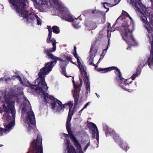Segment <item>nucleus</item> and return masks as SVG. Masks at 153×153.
Returning a JSON list of instances; mask_svg holds the SVG:
<instances>
[{
  "mask_svg": "<svg viewBox=\"0 0 153 153\" xmlns=\"http://www.w3.org/2000/svg\"><path fill=\"white\" fill-rule=\"evenodd\" d=\"M17 78L19 80L20 83L22 85L25 86L30 87L31 88L36 91L37 92L39 93L40 94L43 95L45 100L46 103L49 102L51 100L52 101L51 103V107L52 108L56 111H59L62 109L64 108H68L69 109V114L66 123V127L68 132V135L70 136L72 141L74 143L75 145L76 144V137L73 134V132L70 129L71 123L70 121L71 119V116L73 113L76 111V108L74 107L72 108L73 105V102H70L62 105V102L57 99L55 98L53 96H51L48 93H46L45 91L48 89H45L43 88L40 87V90H38V85L37 83L35 82V85L30 84L28 80L25 78H23V81H22V79L18 76H13L12 79Z\"/></svg>",
  "mask_w": 153,
  "mask_h": 153,
  "instance_id": "nucleus-1",
  "label": "nucleus"
},
{
  "mask_svg": "<svg viewBox=\"0 0 153 153\" xmlns=\"http://www.w3.org/2000/svg\"><path fill=\"white\" fill-rule=\"evenodd\" d=\"M45 52V53L47 54L49 58L55 60L46 63L45 67L40 70L38 75L39 77L36 80V83H37L38 84L39 90H40V87L43 88L45 90L48 89L45 79V76L49 73L53 67V64H56L57 61L60 60L61 61L60 64L62 70V74L67 77H68L66 75V73L64 68L66 67L67 64V61L70 60L71 59L70 57H65L64 59H61L53 55L51 53H49L48 51Z\"/></svg>",
  "mask_w": 153,
  "mask_h": 153,
  "instance_id": "nucleus-2",
  "label": "nucleus"
},
{
  "mask_svg": "<svg viewBox=\"0 0 153 153\" xmlns=\"http://www.w3.org/2000/svg\"><path fill=\"white\" fill-rule=\"evenodd\" d=\"M14 101L5 98L2 107L3 111L6 112L4 115L7 124L4 126L5 129L0 127V136L9 132L15 125L16 110L14 108Z\"/></svg>",
  "mask_w": 153,
  "mask_h": 153,
  "instance_id": "nucleus-3",
  "label": "nucleus"
},
{
  "mask_svg": "<svg viewBox=\"0 0 153 153\" xmlns=\"http://www.w3.org/2000/svg\"><path fill=\"white\" fill-rule=\"evenodd\" d=\"M9 1L19 16L25 19L27 22L32 24L36 23L39 25H41L42 22L39 17L34 14H30L25 10V0H9Z\"/></svg>",
  "mask_w": 153,
  "mask_h": 153,
  "instance_id": "nucleus-4",
  "label": "nucleus"
},
{
  "mask_svg": "<svg viewBox=\"0 0 153 153\" xmlns=\"http://www.w3.org/2000/svg\"><path fill=\"white\" fill-rule=\"evenodd\" d=\"M33 2L34 6L36 7H38V4H47L48 6H49L50 4L51 6L59 9L61 12L62 18L65 20L73 23V26L75 28H76V25L75 24L76 21V18L69 13L68 8L59 0H41L39 4L36 3V2L34 1Z\"/></svg>",
  "mask_w": 153,
  "mask_h": 153,
  "instance_id": "nucleus-5",
  "label": "nucleus"
},
{
  "mask_svg": "<svg viewBox=\"0 0 153 153\" xmlns=\"http://www.w3.org/2000/svg\"><path fill=\"white\" fill-rule=\"evenodd\" d=\"M130 24V21L125 19L119 29L123 39L129 45L126 48L127 50L131 49L130 45L135 46L137 44V42L132 35L133 30L130 31L128 28Z\"/></svg>",
  "mask_w": 153,
  "mask_h": 153,
  "instance_id": "nucleus-6",
  "label": "nucleus"
},
{
  "mask_svg": "<svg viewBox=\"0 0 153 153\" xmlns=\"http://www.w3.org/2000/svg\"><path fill=\"white\" fill-rule=\"evenodd\" d=\"M26 105L23 107L22 109V113H24L26 108V112L25 113V117L24 120V125L27 128V132H30L35 126V120L34 114L32 109H30V105L29 101L26 98H24ZM25 115V114H24Z\"/></svg>",
  "mask_w": 153,
  "mask_h": 153,
  "instance_id": "nucleus-7",
  "label": "nucleus"
},
{
  "mask_svg": "<svg viewBox=\"0 0 153 153\" xmlns=\"http://www.w3.org/2000/svg\"><path fill=\"white\" fill-rule=\"evenodd\" d=\"M42 136L38 135L36 139L33 140L30 146V150L33 153H43Z\"/></svg>",
  "mask_w": 153,
  "mask_h": 153,
  "instance_id": "nucleus-8",
  "label": "nucleus"
},
{
  "mask_svg": "<svg viewBox=\"0 0 153 153\" xmlns=\"http://www.w3.org/2000/svg\"><path fill=\"white\" fill-rule=\"evenodd\" d=\"M119 73H118L117 76L114 79V80L118 83H119L120 87L128 91L130 90V88H132L131 83L132 81L129 82H127V79H125L122 77V73L120 72V77L119 76Z\"/></svg>",
  "mask_w": 153,
  "mask_h": 153,
  "instance_id": "nucleus-9",
  "label": "nucleus"
},
{
  "mask_svg": "<svg viewBox=\"0 0 153 153\" xmlns=\"http://www.w3.org/2000/svg\"><path fill=\"white\" fill-rule=\"evenodd\" d=\"M103 129L105 131L106 136H107L108 134L112 136L114 141L118 145L123 141L120 136L118 134H117L114 131L109 128L107 125H105L103 126Z\"/></svg>",
  "mask_w": 153,
  "mask_h": 153,
  "instance_id": "nucleus-10",
  "label": "nucleus"
},
{
  "mask_svg": "<svg viewBox=\"0 0 153 153\" xmlns=\"http://www.w3.org/2000/svg\"><path fill=\"white\" fill-rule=\"evenodd\" d=\"M103 129L105 131L106 136H107L108 134L112 136L114 141L118 145L123 141L120 136L118 134H117L114 131L109 128L107 125H105L103 126Z\"/></svg>",
  "mask_w": 153,
  "mask_h": 153,
  "instance_id": "nucleus-11",
  "label": "nucleus"
},
{
  "mask_svg": "<svg viewBox=\"0 0 153 153\" xmlns=\"http://www.w3.org/2000/svg\"><path fill=\"white\" fill-rule=\"evenodd\" d=\"M87 126L89 129L92 131V137L93 138L95 137V134H96V139L99 143V131L96 125L92 122L88 123Z\"/></svg>",
  "mask_w": 153,
  "mask_h": 153,
  "instance_id": "nucleus-12",
  "label": "nucleus"
},
{
  "mask_svg": "<svg viewBox=\"0 0 153 153\" xmlns=\"http://www.w3.org/2000/svg\"><path fill=\"white\" fill-rule=\"evenodd\" d=\"M49 34L48 38L47 39V42L48 43H50L51 42H52L53 48L51 50H46L45 49L44 52L45 53V51H48L49 53H50V52H54L55 51L56 49V42L55 40L52 39L51 40V37L52 35V30L51 28L49 26L48 27Z\"/></svg>",
  "mask_w": 153,
  "mask_h": 153,
  "instance_id": "nucleus-13",
  "label": "nucleus"
},
{
  "mask_svg": "<svg viewBox=\"0 0 153 153\" xmlns=\"http://www.w3.org/2000/svg\"><path fill=\"white\" fill-rule=\"evenodd\" d=\"M152 38L151 41L150 38L149 37L150 41L151 50L150 51V56L148 58V65L150 68H151V66L153 65V34H152Z\"/></svg>",
  "mask_w": 153,
  "mask_h": 153,
  "instance_id": "nucleus-14",
  "label": "nucleus"
},
{
  "mask_svg": "<svg viewBox=\"0 0 153 153\" xmlns=\"http://www.w3.org/2000/svg\"><path fill=\"white\" fill-rule=\"evenodd\" d=\"M127 1L135 7V9L138 12L140 11V7H142L143 4L141 2V0H127Z\"/></svg>",
  "mask_w": 153,
  "mask_h": 153,
  "instance_id": "nucleus-15",
  "label": "nucleus"
},
{
  "mask_svg": "<svg viewBox=\"0 0 153 153\" xmlns=\"http://www.w3.org/2000/svg\"><path fill=\"white\" fill-rule=\"evenodd\" d=\"M65 143L66 146V152L67 153H76L75 149L73 146L71 145L69 140L67 139L65 141Z\"/></svg>",
  "mask_w": 153,
  "mask_h": 153,
  "instance_id": "nucleus-16",
  "label": "nucleus"
},
{
  "mask_svg": "<svg viewBox=\"0 0 153 153\" xmlns=\"http://www.w3.org/2000/svg\"><path fill=\"white\" fill-rule=\"evenodd\" d=\"M115 70L114 73L116 74L119 73V76L120 77V70L117 67L115 66H112L106 68H100L99 72L105 71V72L110 71L112 70Z\"/></svg>",
  "mask_w": 153,
  "mask_h": 153,
  "instance_id": "nucleus-17",
  "label": "nucleus"
},
{
  "mask_svg": "<svg viewBox=\"0 0 153 153\" xmlns=\"http://www.w3.org/2000/svg\"><path fill=\"white\" fill-rule=\"evenodd\" d=\"M77 63L78 64V65H77V66L79 69V71L82 74H83L84 73H85L86 74V71L84 68V65L83 62H81L79 60V59L77 56Z\"/></svg>",
  "mask_w": 153,
  "mask_h": 153,
  "instance_id": "nucleus-18",
  "label": "nucleus"
},
{
  "mask_svg": "<svg viewBox=\"0 0 153 153\" xmlns=\"http://www.w3.org/2000/svg\"><path fill=\"white\" fill-rule=\"evenodd\" d=\"M142 7H140V11L139 12L143 15V16H142L141 17V20L142 22L145 24L147 22V19L146 16V13L144 11V9H145V7L143 6Z\"/></svg>",
  "mask_w": 153,
  "mask_h": 153,
  "instance_id": "nucleus-19",
  "label": "nucleus"
},
{
  "mask_svg": "<svg viewBox=\"0 0 153 153\" xmlns=\"http://www.w3.org/2000/svg\"><path fill=\"white\" fill-rule=\"evenodd\" d=\"M148 60L147 62H146L145 59H140L138 62V66L137 69L141 71V69L143 68L145 65L148 64Z\"/></svg>",
  "mask_w": 153,
  "mask_h": 153,
  "instance_id": "nucleus-20",
  "label": "nucleus"
},
{
  "mask_svg": "<svg viewBox=\"0 0 153 153\" xmlns=\"http://www.w3.org/2000/svg\"><path fill=\"white\" fill-rule=\"evenodd\" d=\"M153 22H147L145 24L144 27L147 30L148 32L149 33L150 31L152 30L153 27Z\"/></svg>",
  "mask_w": 153,
  "mask_h": 153,
  "instance_id": "nucleus-21",
  "label": "nucleus"
},
{
  "mask_svg": "<svg viewBox=\"0 0 153 153\" xmlns=\"http://www.w3.org/2000/svg\"><path fill=\"white\" fill-rule=\"evenodd\" d=\"M72 82L74 85V88L72 91L73 94V96L74 98L75 101L76 100V85L74 82V81L73 78Z\"/></svg>",
  "mask_w": 153,
  "mask_h": 153,
  "instance_id": "nucleus-22",
  "label": "nucleus"
},
{
  "mask_svg": "<svg viewBox=\"0 0 153 153\" xmlns=\"http://www.w3.org/2000/svg\"><path fill=\"white\" fill-rule=\"evenodd\" d=\"M119 145L120 148L123 150H125L126 152L129 148L128 145L126 142H123V141L119 144Z\"/></svg>",
  "mask_w": 153,
  "mask_h": 153,
  "instance_id": "nucleus-23",
  "label": "nucleus"
},
{
  "mask_svg": "<svg viewBox=\"0 0 153 153\" xmlns=\"http://www.w3.org/2000/svg\"><path fill=\"white\" fill-rule=\"evenodd\" d=\"M77 153H84L81 145L77 140Z\"/></svg>",
  "mask_w": 153,
  "mask_h": 153,
  "instance_id": "nucleus-24",
  "label": "nucleus"
},
{
  "mask_svg": "<svg viewBox=\"0 0 153 153\" xmlns=\"http://www.w3.org/2000/svg\"><path fill=\"white\" fill-rule=\"evenodd\" d=\"M82 74L84 75L85 76L84 82H85V84H90V83L89 82V77L87 75V72H86V74L85 73H84Z\"/></svg>",
  "mask_w": 153,
  "mask_h": 153,
  "instance_id": "nucleus-25",
  "label": "nucleus"
},
{
  "mask_svg": "<svg viewBox=\"0 0 153 153\" xmlns=\"http://www.w3.org/2000/svg\"><path fill=\"white\" fill-rule=\"evenodd\" d=\"M141 72V71L136 70V73L134 74L132 76V80L135 79L136 77H137L139 75Z\"/></svg>",
  "mask_w": 153,
  "mask_h": 153,
  "instance_id": "nucleus-26",
  "label": "nucleus"
},
{
  "mask_svg": "<svg viewBox=\"0 0 153 153\" xmlns=\"http://www.w3.org/2000/svg\"><path fill=\"white\" fill-rule=\"evenodd\" d=\"M53 31L55 33L57 34L59 33L60 31L59 28L57 26H54L53 27Z\"/></svg>",
  "mask_w": 153,
  "mask_h": 153,
  "instance_id": "nucleus-27",
  "label": "nucleus"
},
{
  "mask_svg": "<svg viewBox=\"0 0 153 153\" xmlns=\"http://www.w3.org/2000/svg\"><path fill=\"white\" fill-rule=\"evenodd\" d=\"M80 83L79 84H77V90L78 89L79 91H80L81 88L82 87V80L79 78Z\"/></svg>",
  "mask_w": 153,
  "mask_h": 153,
  "instance_id": "nucleus-28",
  "label": "nucleus"
},
{
  "mask_svg": "<svg viewBox=\"0 0 153 153\" xmlns=\"http://www.w3.org/2000/svg\"><path fill=\"white\" fill-rule=\"evenodd\" d=\"M97 27L96 23H93L90 25V30H94Z\"/></svg>",
  "mask_w": 153,
  "mask_h": 153,
  "instance_id": "nucleus-29",
  "label": "nucleus"
},
{
  "mask_svg": "<svg viewBox=\"0 0 153 153\" xmlns=\"http://www.w3.org/2000/svg\"><path fill=\"white\" fill-rule=\"evenodd\" d=\"M85 86L87 93H88V91H90V84H86Z\"/></svg>",
  "mask_w": 153,
  "mask_h": 153,
  "instance_id": "nucleus-30",
  "label": "nucleus"
},
{
  "mask_svg": "<svg viewBox=\"0 0 153 153\" xmlns=\"http://www.w3.org/2000/svg\"><path fill=\"white\" fill-rule=\"evenodd\" d=\"M90 145V141L89 140L88 142L85 146L84 147V148L83 149V151L84 152L86 151L88 147Z\"/></svg>",
  "mask_w": 153,
  "mask_h": 153,
  "instance_id": "nucleus-31",
  "label": "nucleus"
},
{
  "mask_svg": "<svg viewBox=\"0 0 153 153\" xmlns=\"http://www.w3.org/2000/svg\"><path fill=\"white\" fill-rule=\"evenodd\" d=\"M122 15L126 17H127V16L128 15V14L126 11L123 10L122 13Z\"/></svg>",
  "mask_w": 153,
  "mask_h": 153,
  "instance_id": "nucleus-32",
  "label": "nucleus"
},
{
  "mask_svg": "<svg viewBox=\"0 0 153 153\" xmlns=\"http://www.w3.org/2000/svg\"><path fill=\"white\" fill-rule=\"evenodd\" d=\"M104 4H106V6L107 7H112V6H115V5L114 4H111L108 3L107 2H104Z\"/></svg>",
  "mask_w": 153,
  "mask_h": 153,
  "instance_id": "nucleus-33",
  "label": "nucleus"
},
{
  "mask_svg": "<svg viewBox=\"0 0 153 153\" xmlns=\"http://www.w3.org/2000/svg\"><path fill=\"white\" fill-rule=\"evenodd\" d=\"M74 51L73 53L74 55V56L75 58H76V47L75 46L74 47Z\"/></svg>",
  "mask_w": 153,
  "mask_h": 153,
  "instance_id": "nucleus-34",
  "label": "nucleus"
},
{
  "mask_svg": "<svg viewBox=\"0 0 153 153\" xmlns=\"http://www.w3.org/2000/svg\"><path fill=\"white\" fill-rule=\"evenodd\" d=\"M93 62H90L89 63V64L91 65H92L95 67V69H96V68L97 67V65H96L93 63Z\"/></svg>",
  "mask_w": 153,
  "mask_h": 153,
  "instance_id": "nucleus-35",
  "label": "nucleus"
},
{
  "mask_svg": "<svg viewBox=\"0 0 153 153\" xmlns=\"http://www.w3.org/2000/svg\"><path fill=\"white\" fill-rule=\"evenodd\" d=\"M89 102H87L84 106L83 108L81 109V111H82L88 105Z\"/></svg>",
  "mask_w": 153,
  "mask_h": 153,
  "instance_id": "nucleus-36",
  "label": "nucleus"
},
{
  "mask_svg": "<svg viewBox=\"0 0 153 153\" xmlns=\"http://www.w3.org/2000/svg\"><path fill=\"white\" fill-rule=\"evenodd\" d=\"M105 55V54L104 55H103V54H102L100 56V59L98 62V63H99L100 62V60L101 59H103V58L104 57V56Z\"/></svg>",
  "mask_w": 153,
  "mask_h": 153,
  "instance_id": "nucleus-37",
  "label": "nucleus"
},
{
  "mask_svg": "<svg viewBox=\"0 0 153 153\" xmlns=\"http://www.w3.org/2000/svg\"><path fill=\"white\" fill-rule=\"evenodd\" d=\"M103 7L104 8H105V9H107V10L105 12L106 13L109 10V8H108V7H106L105 4H104V2L103 3Z\"/></svg>",
  "mask_w": 153,
  "mask_h": 153,
  "instance_id": "nucleus-38",
  "label": "nucleus"
},
{
  "mask_svg": "<svg viewBox=\"0 0 153 153\" xmlns=\"http://www.w3.org/2000/svg\"><path fill=\"white\" fill-rule=\"evenodd\" d=\"M121 0H114V2H115V4H114L115 5L117 4Z\"/></svg>",
  "mask_w": 153,
  "mask_h": 153,
  "instance_id": "nucleus-39",
  "label": "nucleus"
},
{
  "mask_svg": "<svg viewBox=\"0 0 153 153\" xmlns=\"http://www.w3.org/2000/svg\"><path fill=\"white\" fill-rule=\"evenodd\" d=\"M89 61L90 62L94 61L93 57H92L91 55H90V58L89 59Z\"/></svg>",
  "mask_w": 153,
  "mask_h": 153,
  "instance_id": "nucleus-40",
  "label": "nucleus"
},
{
  "mask_svg": "<svg viewBox=\"0 0 153 153\" xmlns=\"http://www.w3.org/2000/svg\"><path fill=\"white\" fill-rule=\"evenodd\" d=\"M103 22H102V23H104L105 22V15L104 14L103 17Z\"/></svg>",
  "mask_w": 153,
  "mask_h": 153,
  "instance_id": "nucleus-41",
  "label": "nucleus"
},
{
  "mask_svg": "<svg viewBox=\"0 0 153 153\" xmlns=\"http://www.w3.org/2000/svg\"><path fill=\"white\" fill-rule=\"evenodd\" d=\"M110 39H109L108 40V45L107 46V47L105 49V50H103V51H104V50H107L108 49V46H109V43H110V42H110Z\"/></svg>",
  "mask_w": 153,
  "mask_h": 153,
  "instance_id": "nucleus-42",
  "label": "nucleus"
},
{
  "mask_svg": "<svg viewBox=\"0 0 153 153\" xmlns=\"http://www.w3.org/2000/svg\"><path fill=\"white\" fill-rule=\"evenodd\" d=\"M93 48H94V47H93V45H92L91 46V48L90 50V52H92V51H93Z\"/></svg>",
  "mask_w": 153,
  "mask_h": 153,
  "instance_id": "nucleus-43",
  "label": "nucleus"
},
{
  "mask_svg": "<svg viewBox=\"0 0 153 153\" xmlns=\"http://www.w3.org/2000/svg\"><path fill=\"white\" fill-rule=\"evenodd\" d=\"M127 17H128L131 20V21H132V18H131V17L129 16V15L128 14V15L127 16Z\"/></svg>",
  "mask_w": 153,
  "mask_h": 153,
  "instance_id": "nucleus-44",
  "label": "nucleus"
},
{
  "mask_svg": "<svg viewBox=\"0 0 153 153\" xmlns=\"http://www.w3.org/2000/svg\"><path fill=\"white\" fill-rule=\"evenodd\" d=\"M96 11V10H93L92 11V14H94Z\"/></svg>",
  "mask_w": 153,
  "mask_h": 153,
  "instance_id": "nucleus-45",
  "label": "nucleus"
},
{
  "mask_svg": "<svg viewBox=\"0 0 153 153\" xmlns=\"http://www.w3.org/2000/svg\"><path fill=\"white\" fill-rule=\"evenodd\" d=\"M79 97V95L78 94V92L77 91V102H78V99Z\"/></svg>",
  "mask_w": 153,
  "mask_h": 153,
  "instance_id": "nucleus-46",
  "label": "nucleus"
},
{
  "mask_svg": "<svg viewBox=\"0 0 153 153\" xmlns=\"http://www.w3.org/2000/svg\"><path fill=\"white\" fill-rule=\"evenodd\" d=\"M95 94H96L97 96V97L98 98H99L100 97V95L99 94H97V93H95Z\"/></svg>",
  "mask_w": 153,
  "mask_h": 153,
  "instance_id": "nucleus-47",
  "label": "nucleus"
},
{
  "mask_svg": "<svg viewBox=\"0 0 153 153\" xmlns=\"http://www.w3.org/2000/svg\"><path fill=\"white\" fill-rule=\"evenodd\" d=\"M82 111H81V110L78 112V115H80L81 114V112Z\"/></svg>",
  "mask_w": 153,
  "mask_h": 153,
  "instance_id": "nucleus-48",
  "label": "nucleus"
},
{
  "mask_svg": "<svg viewBox=\"0 0 153 153\" xmlns=\"http://www.w3.org/2000/svg\"><path fill=\"white\" fill-rule=\"evenodd\" d=\"M96 70H97L99 72L100 68H97V67L96 68V69H95Z\"/></svg>",
  "mask_w": 153,
  "mask_h": 153,
  "instance_id": "nucleus-49",
  "label": "nucleus"
},
{
  "mask_svg": "<svg viewBox=\"0 0 153 153\" xmlns=\"http://www.w3.org/2000/svg\"><path fill=\"white\" fill-rule=\"evenodd\" d=\"M119 18H118L117 19V20H116V22H115V24H114L113 25H115V24L117 23V20H118Z\"/></svg>",
  "mask_w": 153,
  "mask_h": 153,
  "instance_id": "nucleus-50",
  "label": "nucleus"
},
{
  "mask_svg": "<svg viewBox=\"0 0 153 153\" xmlns=\"http://www.w3.org/2000/svg\"><path fill=\"white\" fill-rule=\"evenodd\" d=\"M3 80V78H1L0 79V81H1Z\"/></svg>",
  "mask_w": 153,
  "mask_h": 153,
  "instance_id": "nucleus-51",
  "label": "nucleus"
},
{
  "mask_svg": "<svg viewBox=\"0 0 153 153\" xmlns=\"http://www.w3.org/2000/svg\"><path fill=\"white\" fill-rule=\"evenodd\" d=\"M3 112V110L1 108H0V113H1Z\"/></svg>",
  "mask_w": 153,
  "mask_h": 153,
  "instance_id": "nucleus-52",
  "label": "nucleus"
},
{
  "mask_svg": "<svg viewBox=\"0 0 153 153\" xmlns=\"http://www.w3.org/2000/svg\"><path fill=\"white\" fill-rule=\"evenodd\" d=\"M110 26V24L109 23L108 25V28H109V27Z\"/></svg>",
  "mask_w": 153,
  "mask_h": 153,
  "instance_id": "nucleus-53",
  "label": "nucleus"
},
{
  "mask_svg": "<svg viewBox=\"0 0 153 153\" xmlns=\"http://www.w3.org/2000/svg\"><path fill=\"white\" fill-rule=\"evenodd\" d=\"M65 137H68V135L67 134H64Z\"/></svg>",
  "mask_w": 153,
  "mask_h": 153,
  "instance_id": "nucleus-54",
  "label": "nucleus"
},
{
  "mask_svg": "<svg viewBox=\"0 0 153 153\" xmlns=\"http://www.w3.org/2000/svg\"><path fill=\"white\" fill-rule=\"evenodd\" d=\"M109 29H108L107 30V32L108 33V32H109Z\"/></svg>",
  "mask_w": 153,
  "mask_h": 153,
  "instance_id": "nucleus-55",
  "label": "nucleus"
},
{
  "mask_svg": "<svg viewBox=\"0 0 153 153\" xmlns=\"http://www.w3.org/2000/svg\"><path fill=\"white\" fill-rule=\"evenodd\" d=\"M11 79V78L10 77L8 79Z\"/></svg>",
  "mask_w": 153,
  "mask_h": 153,
  "instance_id": "nucleus-56",
  "label": "nucleus"
},
{
  "mask_svg": "<svg viewBox=\"0 0 153 153\" xmlns=\"http://www.w3.org/2000/svg\"><path fill=\"white\" fill-rule=\"evenodd\" d=\"M78 23L77 24V25H78ZM77 28H78V27H77Z\"/></svg>",
  "mask_w": 153,
  "mask_h": 153,
  "instance_id": "nucleus-57",
  "label": "nucleus"
}]
</instances>
